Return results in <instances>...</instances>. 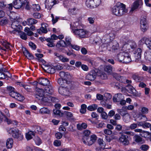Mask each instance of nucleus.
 <instances>
[{"instance_id": "obj_1", "label": "nucleus", "mask_w": 151, "mask_h": 151, "mask_svg": "<svg viewBox=\"0 0 151 151\" xmlns=\"http://www.w3.org/2000/svg\"><path fill=\"white\" fill-rule=\"evenodd\" d=\"M111 12L114 15L121 16L127 13L128 10L126 8V5L125 4L118 2L112 8Z\"/></svg>"}, {"instance_id": "obj_2", "label": "nucleus", "mask_w": 151, "mask_h": 151, "mask_svg": "<svg viewBox=\"0 0 151 151\" xmlns=\"http://www.w3.org/2000/svg\"><path fill=\"white\" fill-rule=\"evenodd\" d=\"M36 92L35 94V97L39 100H41L45 102H50L51 96H45V95H47L48 94H44L43 90L42 88H36Z\"/></svg>"}, {"instance_id": "obj_3", "label": "nucleus", "mask_w": 151, "mask_h": 151, "mask_svg": "<svg viewBox=\"0 0 151 151\" xmlns=\"http://www.w3.org/2000/svg\"><path fill=\"white\" fill-rule=\"evenodd\" d=\"M70 26L72 32L76 37L80 38L85 37V35L87 32L85 29L78 28V27L76 26L75 24H74L73 25L70 24Z\"/></svg>"}, {"instance_id": "obj_4", "label": "nucleus", "mask_w": 151, "mask_h": 151, "mask_svg": "<svg viewBox=\"0 0 151 151\" xmlns=\"http://www.w3.org/2000/svg\"><path fill=\"white\" fill-rule=\"evenodd\" d=\"M7 130L9 134H12L14 138L17 139L19 140H22L23 138L22 134L17 129L10 128H8Z\"/></svg>"}, {"instance_id": "obj_5", "label": "nucleus", "mask_w": 151, "mask_h": 151, "mask_svg": "<svg viewBox=\"0 0 151 151\" xmlns=\"http://www.w3.org/2000/svg\"><path fill=\"white\" fill-rule=\"evenodd\" d=\"M27 0H15L13 2V7L16 9H19L23 7L27 3Z\"/></svg>"}, {"instance_id": "obj_6", "label": "nucleus", "mask_w": 151, "mask_h": 151, "mask_svg": "<svg viewBox=\"0 0 151 151\" xmlns=\"http://www.w3.org/2000/svg\"><path fill=\"white\" fill-rule=\"evenodd\" d=\"M126 90L129 93L133 94V95L135 97L139 96L141 95V93H138L134 87L130 84H128L127 86Z\"/></svg>"}, {"instance_id": "obj_7", "label": "nucleus", "mask_w": 151, "mask_h": 151, "mask_svg": "<svg viewBox=\"0 0 151 151\" xmlns=\"http://www.w3.org/2000/svg\"><path fill=\"white\" fill-rule=\"evenodd\" d=\"M141 29L142 31L145 32L148 28V24L145 18L142 17L140 21Z\"/></svg>"}, {"instance_id": "obj_8", "label": "nucleus", "mask_w": 151, "mask_h": 151, "mask_svg": "<svg viewBox=\"0 0 151 151\" xmlns=\"http://www.w3.org/2000/svg\"><path fill=\"white\" fill-rule=\"evenodd\" d=\"M67 86L60 87L58 89L59 93L64 96H68L70 93V91Z\"/></svg>"}, {"instance_id": "obj_9", "label": "nucleus", "mask_w": 151, "mask_h": 151, "mask_svg": "<svg viewBox=\"0 0 151 151\" xmlns=\"http://www.w3.org/2000/svg\"><path fill=\"white\" fill-rule=\"evenodd\" d=\"M2 113L4 117V122H6L8 124H9L11 123V119H10V115L9 110L5 109Z\"/></svg>"}, {"instance_id": "obj_10", "label": "nucleus", "mask_w": 151, "mask_h": 151, "mask_svg": "<svg viewBox=\"0 0 151 151\" xmlns=\"http://www.w3.org/2000/svg\"><path fill=\"white\" fill-rule=\"evenodd\" d=\"M57 3L56 0H46L45 1V8L50 10L52 6Z\"/></svg>"}, {"instance_id": "obj_11", "label": "nucleus", "mask_w": 151, "mask_h": 151, "mask_svg": "<svg viewBox=\"0 0 151 151\" xmlns=\"http://www.w3.org/2000/svg\"><path fill=\"white\" fill-rule=\"evenodd\" d=\"M142 52V49L139 48H138L134 52V56L135 58L136 62H137L139 60H140Z\"/></svg>"}, {"instance_id": "obj_12", "label": "nucleus", "mask_w": 151, "mask_h": 151, "mask_svg": "<svg viewBox=\"0 0 151 151\" xmlns=\"http://www.w3.org/2000/svg\"><path fill=\"white\" fill-rule=\"evenodd\" d=\"M97 73L94 70H92L86 76V78L91 81L94 80L96 77Z\"/></svg>"}, {"instance_id": "obj_13", "label": "nucleus", "mask_w": 151, "mask_h": 151, "mask_svg": "<svg viewBox=\"0 0 151 151\" xmlns=\"http://www.w3.org/2000/svg\"><path fill=\"white\" fill-rule=\"evenodd\" d=\"M43 65L45 67L44 68L42 66V68L45 72L51 74L54 73H55V69L54 68L47 65Z\"/></svg>"}, {"instance_id": "obj_14", "label": "nucleus", "mask_w": 151, "mask_h": 151, "mask_svg": "<svg viewBox=\"0 0 151 151\" xmlns=\"http://www.w3.org/2000/svg\"><path fill=\"white\" fill-rule=\"evenodd\" d=\"M128 136L124 134H122L119 137V141L124 145H127L129 143L128 139Z\"/></svg>"}, {"instance_id": "obj_15", "label": "nucleus", "mask_w": 151, "mask_h": 151, "mask_svg": "<svg viewBox=\"0 0 151 151\" xmlns=\"http://www.w3.org/2000/svg\"><path fill=\"white\" fill-rule=\"evenodd\" d=\"M143 2L142 0H137L133 4L132 6L131 11H133L135 9H137L139 5H142Z\"/></svg>"}, {"instance_id": "obj_16", "label": "nucleus", "mask_w": 151, "mask_h": 151, "mask_svg": "<svg viewBox=\"0 0 151 151\" xmlns=\"http://www.w3.org/2000/svg\"><path fill=\"white\" fill-rule=\"evenodd\" d=\"M124 46L127 50L132 51L136 47L137 45L135 42H132L125 45Z\"/></svg>"}, {"instance_id": "obj_17", "label": "nucleus", "mask_w": 151, "mask_h": 151, "mask_svg": "<svg viewBox=\"0 0 151 151\" xmlns=\"http://www.w3.org/2000/svg\"><path fill=\"white\" fill-rule=\"evenodd\" d=\"M126 52H120L115 56V59L120 63H122Z\"/></svg>"}, {"instance_id": "obj_18", "label": "nucleus", "mask_w": 151, "mask_h": 151, "mask_svg": "<svg viewBox=\"0 0 151 151\" xmlns=\"http://www.w3.org/2000/svg\"><path fill=\"white\" fill-rule=\"evenodd\" d=\"M24 55L29 60H32L34 59L35 58L33 55L30 53L26 48L22 49Z\"/></svg>"}, {"instance_id": "obj_19", "label": "nucleus", "mask_w": 151, "mask_h": 151, "mask_svg": "<svg viewBox=\"0 0 151 151\" xmlns=\"http://www.w3.org/2000/svg\"><path fill=\"white\" fill-rule=\"evenodd\" d=\"M41 27L40 28L37 29V31L38 33L40 34L42 32L46 33L47 32V24L46 23H42L41 24Z\"/></svg>"}, {"instance_id": "obj_20", "label": "nucleus", "mask_w": 151, "mask_h": 151, "mask_svg": "<svg viewBox=\"0 0 151 151\" xmlns=\"http://www.w3.org/2000/svg\"><path fill=\"white\" fill-rule=\"evenodd\" d=\"M38 83L42 86H47L50 84V81L47 78H41L39 79Z\"/></svg>"}, {"instance_id": "obj_21", "label": "nucleus", "mask_w": 151, "mask_h": 151, "mask_svg": "<svg viewBox=\"0 0 151 151\" xmlns=\"http://www.w3.org/2000/svg\"><path fill=\"white\" fill-rule=\"evenodd\" d=\"M0 7L1 9L4 10L9 9V10L12 9L13 8V5L12 4L8 5L4 4L3 2H0Z\"/></svg>"}, {"instance_id": "obj_22", "label": "nucleus", "mask_w": 151, "mask_h": 151, "mask_svg": "<svg viewBox=\"0 0 151 151\" xmlns=\"http://www.w3.org/2000/svg\"><path fill=\"white\" fill-rule=\"evenodd\" d=\"M115 32L114 31L108 30L106 31L105 36L107 39H113L115 37Z\"/></svg>"}, {"instance_id": "obj_23", "label": "nucleus", "mask_w": 151, "mask_h": 151, "mask_svg": "<svg viewBox=\"0 0 151 151\" xmlns=\"http://www.w3.org/2000/svg\"><path fill=\"white\" fill-rule=\"evenodd\" d=\"M124 99V96L121 93L115 94L113 98V101L114 102H118Z\"/></svg>"}, {"instance_id": "obj_24", "label": "nucleus", "mask_w": 151, "mask_h": 151, "mask_svg": "<svg viewBox=\"0 0 151 151\" xmlns=\"http://www.w3.org/2000/svg\"><path fill=\"white\" fill-rule=\"evenodd\" d=\"M44 94H52L53 92V88L52 86L51 85L45 87L44 91L43 90Z\"/></svg>"}, {"instance_id": "obj_25", "label": "nucleus", "mask_w": 151, "mask_h": 151, "mask_svg": "<svg viewBox=\"0 0 151 151\" xmlns=\"http://www.w3.org/2000/svg\"><path fill=\"white\" fill-rule=\"evenodd\" d=\"M68 81L67 80L64 79L62 78H59L58 80V83L60 86V87L67 86V85L68 84Z\"/></svg>"}, {"instance_id": "obj_26", "label": "nucleus", "mask_w": 151, "mask_h": 151, "mask_svg": "<svg viewBox=\"0 0 151 151\" xmlns=\"http://www.w3.org/2000/svg\"><path fill=\"white\" fill-rule=\"evenodd\" d=\"M124 59L122 61L123 63H127L132 61L130 55L127 52H126Z\"/></svg>"}, {"instance_id": "obj_27", "label": "nucleus", "mask_w": 151, "mask_h": 151, "mask_svg": "<svg viewBox=\"0 0 151 151\" xmlns=\"http://www.w3.org/2000/svg\"><path fill=\"white\" fill-rule=\"evenodd\" d=\"M59 75L61 77L60 78L64 79L67 80L70 77V74L68 73H65L64 71L60 72Z\"/></svg>"}, {"instance_id": "obj_28", "label": "nucleus", "mask_w": 151, "mask_h": 151, "mask_svg": "<svg viewBox=\"0 0 151 151\" xmlns=\"http://www.w3.org/2000/svg\"><path fill=\"white\" fill-rule=\"evenodd\" d=\"M86 4L88 8L91 9L95 8V5L94 4L93 0H86Z\"/></svg>"}, {"instance_id": "obj_29", "label": "nucleus", "mask_w": 151, "mask_h": 151, "mask_svg": "<svg viewBox=\"0 0 151 151\" xmlns=\"http://www.w3.org/2000/svg\"><path fill=\"white\" fill-rule=\"evenodd\" d=\"M13 140L12 138L8 139L6 142V146L8 149H10L12 147Z\"/></svg>"}, {"instance_id": "obj_30", "label": "nucleus", "mask_w": 151, "mask_h": 151, "mask_svg": "<svg viewBox=\"0 0 151 151\" xmlns=\"http://www.w3.org/2000/svg\"><path fill=\"white\" fill-rule=\"evenodd\" d=\"M142 40H143L144 41H145V43L147 46V47L150 50H151V39L147 38H144L142 39Z\"/></svg>"}, {"instance_id": "obj_31", "label": "nucleus", "mask_w": 151, "mask_h": 151, "mask_svg": "<svg viewBox=\"0 0 151 151\" xmlns=\"http://www.w3.org/2000/svg\"><path fill=\"white\" fill-rule=\"evenodd\" d=\"M37 22V20L32 18L28 19L27 21H25V23H27V24L29 25H32L35 24Z\"/></svg>"}, {"instance_id": "obj_32", "label": "nucleus", "mask_w": 151, "mask_h": 151, "mask_svg": "<svg viewBox=\"0 0 151 151\" xmlns=\"http://www.w3.org/2000/svg\"><path fill=\"white\" fill-rule=\"evenodd\" d=\"M144 55L146 60L151 61V50L146 51Z\"/></svg>"}, {"instance_id": "obj_33", "label": "nucleus", "mask_w": 151, "mask_h": 151, "mask_svg": "<svg viewBox=\"0 0 151 151\" xmlns=\"http://www.w3.org/2000/svg\"><path fill=\"white\" fill-rule=\"evenodd\" d=\"M56 46L57 47L59 48L60 47H65L67 46L66 42L61 40L57 42L56 45Z\"/></svg>"}, {"instance_id": "obj_34", "label": "nucleus", "mask_w": 151, "mask_h": 151, "mask_svg": "<svg viewBox=\"0 0 151 151\" xmlns=\"http://www.w3.org/2000/svg\"><path fill=\"white\" fill-rule=\"evenodd\" d=\"M66 116L67 118L69 120H74L75 119L72 113L67 111H65L63 114Z\"/></svg>"}, {"instance_id": "obj_35", "label": "nucleus", "mask_w": 151, "mask_h": 151, "mask_svg": "<svg viewBox=\"0 0 151 151\" xmlns=\"http://www.w3.org/2000/svg\"><path fill=\"white\" fill-rule=\"evenodd\" d=\"M72 0H65L63 1V4L64 6L66 8H68L73 3Z\"/></svg>"}, {"instance_id": "obj_36", "label": "nucleus", "mask_w": 151, "mask_h": 151, "mask_svg": "<svg viewBox=\"0 0 151 151\" xmlns=\"http://www.w3.org/2000/svg\"><path fill=\"white\" fill-rule=\"evenodd\" d=\"M113 42H114V44L115 45H113L112 43V42H111L109 43L108 46L107 47H111V46H112V47H111L112 50H114L115 51V50H117L118 47H119V45L116 41H114Z\"/></svg>"}, {"instance_id": "obj_37", "label": "nucleus", "mask_w": 151, "mask_h": 151, "mask_svg": "<svg viewBox=\"0 0 151 151\" xmlns=\"http://www.w3.org/2000/svg\"><path fill=\"white\" fill-rule=\"evenodd\" d=\"M104 70L108 73H111L113 68L112 66L110 65H106L104 67Z\"/></svg>"}, {"instance_id": "obj_38", "label": "nucleus", "mask_w": 151, "mask_h": 151, "mask_svg": "<svg viewBox=\"0 0 151 151\" xmlns=\"http://www.w3.org/2000/svg\"><path fill=\"white\" fill-rule=\"evenodd\" d=\"M35 134L33 132L30 131L26 134V138L27 140H30L32 138V136H34Z\"/></svg>"}, {"instance_id": "obj_39", "label": "nucleus", "mask_w": 151, "mask_h": 151, "mask_svg": "<svg viewBox=\"0 0 151 151\" xmlns=\"http://www.w3.org/2000/svg\"><path fill=\"white\" fill-rule=\"evenodd\" d=\"M97 139L96 136L94 134L91 136L90 142L88 143V145H92L96 141Z\"/></svg>"}, {"instance_id": "obj_40", "label": "nucleus", "mask_w": 151, "mask_h": 151, "mask_svg": "<svg viewBox=\"0 0 151 151\" xmlns=\"http://www.w3.org/2000/svg\"><path fill=\"white\" fill-rule=\"evenodd\" d=\"M10 17L12 21L13 20L18 21L19 20V17L18 16V14L15 12L13 13L12 15L10 16Z\"/></svg>"}, {"instance_id": "obj_41", "label": "nucleus", "mask_w": 151, "mask_h": 151, "mask_svg": "<svg viewBox=\"0 0 151 151\" xmlns=\"http://www.w3.org/2000/svg\"><path fill=\"white\" fill-rule=\"evenodd\" d=\"M98 107V106L96 104H93L89 106L87 108L88 110L90 111H93L96 110Z\"/></svg>"}, {"instance_id": "obj_42", "label": "nucleus", "mask_w": 151, "mask_h": 151, "mask_svg": "<svg viewBox=\"0 0 151 151\" xmlns=\"http://www.w3.org/2000/svg\"><path fill=\"white\" fill-rule=\"evenodd\" d=\"M91 132L88 130H86L84 132V136L83 137V139H86L87 140L89 138V136Z\"/></svg>"}, {"instance_id": "obj_43", "label": "nucleus", "mask_w": 151, "mask_h": 151, "mask_svg": "<svg viewBox=\"0 0 151 151\" xmlns=\"http://www.w3.org/2000/svg\"><path fill=\"white\" fill-rule=\"evenodd\" d=\"M134 141L137 142H140L142 141V138L139 136L135 135L133 137Z\"/></svg>"}, {"instance_id": "obj_44", "label": "nucleus", "mask_w": 151, "mask_h": 151, "mask_svg": "<svg viewBox=\"0 0 151 151\" xmlns=\"http://www.w3.org/2000/svg\"><path fill=\"white\" fill-rule=\"evenodd\" d=\"M0 22V24L2 25H4L7 24L8 19L6 17H4L2 18Z\"/></svg>"}, {"instance_id": "obj_45", "label": "nucleus", "mask_w": 151, "mask_h": 151, "mask_svg": "<svg viewBox=\"0 0 151 151\" xmlns=\"http://www.w3.org/2000/svg\"><path fill=\"white\" fill-rule=\"evenodd\" d=\"M46 41L48 42L47 45L48 46L50 47H53L54 46V45L53 44V41L51 40L50 38H47L46 39Z\"/></svg>"}, {"instance_id": "obj_46", "label": "nucleus", "mask_w": 151, "mask_h": 151, "mask_svg": "<svg viewBox=\"0 0 151 151\" xmlns=\"http://www.w3.org/2000/svg\"><path fill=\"white\" fill-rule=\"evenodd\" d=\"M40 112L41 114H49L50 111L47 108L43 107L41 108L40 110Z\"/></svg>"}, {"instance_id": "obj_47", "label": "nucleus", "mask_w": 151, "mask_h": 151, "mask_svg": "<svg viewBox=\"0 0 151 151\" xmlns=\"http://www.w3.org/2000/svg\"><path fill=\"white\" fill-rule=\"evenodd\" d=\"M44 130L39 126H37L36 127L35 131L36 132H37L40 134H41Z\"/></svg>"}, {"instance_id": "obj_48", "label": "nucleus", "mask_w": 151, "mask_h": 151, "mask_svg": "<svg viewBox=\"0 0 151 151\" xmlns=\"http://www.w3.org/2000/svg\"><path fill=\"white\" fill-rule=\"evenodd\" d=\"M65 42H66L67 46H68L69 47L72 45L71 44V39L69 36H66L65 38Z\"/></svg>"}, {"instance_id": "obj_49", "label": "nucleus", "mask_w": 151, "mask_h": 151, "mask_svg": "<svg viewBox=\"0 0 151 151\" xmlns=\"http://www.w3.org/2000/svg\"><path fill=\"white\" fill-rule=\"evenodd\" d=\"M86 108L87 106L86 104H82L81 106V113L82 114L85 113L86 111Z\"/></svg>"}, {"instance_id": "obj_50", "label": "nucleus", "mask_w": 151, "mask_h": 151, "mask_svg": "<svg viewBox=\"0 0 151 151\" xmlns=\"http://www.w3.org/2000/svg\"><path fill=\"white\" fill-rule=\"evenodd\" d=\"M2 45L7 49L10 50V44L6 41H3Z\"/></svg>"}, {"instance_id": "obj_51", "label": "nucleus", "mask_w": 151, "mask_h": 151, "mask_svg": "<svg viewBox=\"0 0 151 151\" xmlns=\"http://www.w3.org/2000/svg\"><path fill=\"white\" fill-rule=\"evenodd\" d=\"M18 21H14L12 24V27L14 29H17V25L19 24Z\"/></svg>"}, {"instance_id": "obj_52", "label": "nucleus", "mask_w": 151, "mask_h": 151, "mask_svg": "<svg viewBox=\"0 0 151 151\" xmlns=\"http://www.w3.org/2000/svg\"><path fill=\"white\" fill-rule=\"evenodd\" d=\"M59 59L63 63L68 62L69 61L68 58H65L62 55H60L59 57Z\"/></svg>"}, {"instance_id": "obj_53", "label": "nucleus", "mask_w": 151, "mask_h": 151, "mask_svg": "<svg viewBox=\"0 0 151 151\" xmlns=\"http://www.w3.org/2000/svg\"><path fill=\"white\" fill-rule=\"evenodd\" d=\"M34 140L36 144L37 145H40L42 143L41 139L37 137L35 138Z\"/></svg>"}, {"instance_id": "obj_54", "label": "nucleus", "mask_w": 151, "mask_h": 151, "mask_svg": "<svg viewBox=\"0 0 151 151\" xmlns=\"http://www.w3.org/2000/svg\"><path fill=\"white\" fill-rule=\"evenodd\" d=\"M53 113L55 114L60 116H63V113L61 112L58 109H54Z\"/></svg>"}, {"instance_id": "obj_55", "label": "nucleus", "mask_w": 151, "mask_h": 151, "mask_svg": "<svg viewBox=\"0 0 151 151\" xmlns=\"http://www.w3.org/2000/svg\"><path fill=\"white\" fill-rule=\"evenodd\" d=\"M76 8L75 7L73 9H70L68 10L69 14L72 15H75L76 14Z\"/></svg>"}, {"instance_id": "obj_56", "label": "nucleus", "mask_w": 151, "mask_h": 151, "mask_svg": "<svg viewBox=\"0 0 151 151\" xmlns=\"http://www.w3.org/2000/svg\"><path fill=\"white\" fill-rule=\"evenodd\" d=\"M132 78L136 82H139L141 80L140 77L138 75H133Z\"/></svg>"}, {"instance_id": "obj_57", "label": "nucleus", "mask_w": 151, "mask_h": 151, "mask_svg": "<svg viewBox=\"0 0 151 151\" xmlns=\"http://www.w3.org/2000/svg\"><path fill=\"white\" fill-rule=\"evenodd\" d=\"M9 77L7 74H6L5 73L0 71V79H6L8 78Z\"/></svg>"}, {"instance_id": "obj_58", "label": "nucleus", "mask_w": 151, "mask_h": 151, "mask_svg": "<svg viewBox=\"0 0 151 151\" xmlns=\"http://www.w3.org/2000/svg\"><path fill=\"white\" fill-rule=\"evenodd\" d=\"M149 148V146L146 145H143L140 147V148L142 150L144 151H146Z\"/></svg>"}, {"instance_id": "obj_59", "label": "nucleus", "mask_w": 151, "mask_h": 151, "mask_svg": "<svg viewBox=\"0 0 151 151\" xmlns=\"http://www.w3.org/2000/svg\"><path fill=\"white\" fill-rule=\"evenodd\" d=\"M118 112L122 116H124L128 114L127 112L122 109H119L118 110Z\"/></svg>"}, {"instance_id": "obj_60", "label": "nucleus", "mask_w": 151, "mask_h": 151, "mask_svg": "<svg viewBox=\"0 0 151 151\" xmlns=\"http://www.w3.org/2000/svg\"><path fill=\"white\" fill-rule=\"evenodd\" d=\"M20 32V34L19 35H20L21 38L22 39L25 40H26L27 39V36L26 34L22 32Z\"/></svg>"}, {"instance_id": "obj_61", "label": "nucleus", "mask_w": 151, "mask_h": 151, "mask_svg": "<svg viewBox=\"0 0 151 151\" xmlns=\"http://www.w3.org/2000/svg\"><path fill=\"white\" fill-rule=\"evenodd\" d=\"M141 112L143 114H146L148 112V109L147 108L143 107L141 108Z\"/></svg>"}, {"instance_id": "obj_62", "label": "nucleus", "mask_w": 151, "mask_h": 151, "mask_svg": "<svg viewBox=\"0 0 151 151\" xmlns=\"http://www.w3.org/2000/svg\"><path fill=\"white\" fill-rule=\"evenodd\" d=\"M54 146L56 147H59L61 145V142L60 140L58 139L55 140L53 142Z\"/></svg>"}, {"instance_id": "obj_63", "label": "nucleus", "mask_w": 151, "mask_h": 151, "mask_svg": "<svg viewBox=\"0 0 151 151\" xmlns=\"http://www.w3.org/2000/svg\"><path fill=\"white\" fill-rule=\"evenodd\" d=\"M112 84L114 85V87L117 89H121L123 88L122 86L118 83L113 82Z\"/></svg>"}, {"instance_id": "obj_64", "label": "nucleus", "mask_w": 151, "mask_h": 151, "mask_svg": "<svg viewBox=\"0 0 151 151\" xmlns=\"http://www.w3.org/2000/svg\"><path fill=\"white\" fill-rule=\"evenodd\" d=\"M18 93H19L17 92H15L14 91L13 92L9 93V94L12 97L16 99L17 96V95Z\"/></svg>"}]
</instances>
